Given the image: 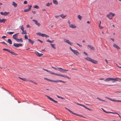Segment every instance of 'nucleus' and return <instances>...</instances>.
Segmentation results:
<instances>
[{
	"instance_id": "1",
	"label": "nucleus",
	"mask_w": 121,
	"mask_h": 121,
	"mask_svg": "<svg viewBox=\"0 0 121 121\" xmlns=\"http://www.w3.org/2000/svg\"><path fill=\"white\" fill-rule=\"evenodd\" d=\"M118 79H120L119 78H109L106 79L104 80V81L105 82H108L110 81H112L113 82H115L116 81H118Z\"/></svg>"
},
{
	"instance_id": "2",
	"label": "nucleus",
	"mask_w": 121,
	"mask_h": 121,
	"mask_svg": "<svg viewBox=\"0 0 121 121\" xmlns=\"http://www.w3.org/2000/svg\"><path fill=\"white\" fill-rule=\"evenodd\" d=\"M85 59L87 60L94 64H97L98 63V62L97 61L92 59L89 57H87L86 58H85Z\"/></svg>"
},
{
	"instance_id": "3",
	"label": "nucleus",
	"mask_w": 121,
	"mask_h": 121,
	"mask_svg": "<svg viewBox=\"0 0 121 121\" xmlns=\"http://www.w3.org/2000/svg\"><path fill=\"white\" fill-rule=\"evenodd\" d=\"M72 51L74 54L77 55H78L79 54V53L76 50H74L71 47L69 48Z\"/></svg>"
},
{
	"instance_id": "4",
	"label": "nucleus",
	"mask_w": 121,
	"mask_h": 121,
	"mask_svg": "<svg viewBox=\"0 0 121 121\" xmlns=\"http://www.w3.org/2000/svg\"><path fill=\"white\" fill-rule=\"evenodd\" d=\"M49 81L54 82H61L64 83L66 82L63 81L61 80H51L50 79H49Z\"/></svg>"
},
{
	"instance_id": "5",
	"label": "nucleus",
	"mask_w": 121,
	"mask_h": 121,
	"mask_svg": "<svg viewBox=\"0 0 121 121\" xmlns=\"http://www.w3.org/2000/svg\"><path fill=\"white\" fill-rule=\"evenodd\" d=\"M56 75L59 76H60L61 77H64V78H68L69 79H70V78H69L68 76H65L64 75H62V74L57 73V74H56Z\"/></svg>"
},
{
	"instance_id": "6",
	"label": "nucleus",
	"mask_w": 121,
	"mask_h": 121,
	"mask_svg": "<svg viewBox=\"0 0 121 121\" xmlns=\"http://www.w3.org/2000/svg\"><path fill=\"white\" fill-rule=\"evenodd\" d=\"M64 41L65 42L71 45H72V43L70 42L69 41L68 39H64Z\"/></svg>"
},
{
	"instance_id": "7",
	"label": "nucleus",
	"mask_w": 121,
	"mask_h": 121,
	"mask_svg": "<svg viewBox=\"0 0 121 121\" xmlns=\"http://www.w3.org/2000/svg\"><path fill=\"white\" fill-rule=\"evenodd\" d=\"M13 46L17 48H18L19 46H22V45L21 43H14L13 44Z\"/></svg>"
},
{
	"instance_id": "8",
	"label": "nucleus",
	"mask_w": 121,
	"mask_h": 121,
	"mask_svg": "<svg viewBox=\"0 0 121 121\" xmlns=\"http://www.w3.org/2000/svg\"><path fill=\"white\" fill-rule=\"evenodd\" d=\"M46 96L49 99H50L51 101H52L56 103H58V102L57 101L55 100L51 97L47 95H46Z\"/></svg>"
},
{
	"instance_id": "9",
	"label": "nucleus",
	"mask_w": 121,
	"mask_h": 121,
	"mask_svg": "<svg viewBox=\"0 0 121 121\" xmlns=\"http://www.w3.org/2000/svg\"><path fill=\"white\" fill-rule=\"evenodd\" d=\"M65 108L67 110L70 112L72 113V114L78 116H82V115H78V114H76V113H73L72 111L70 110V109H68L67 108Z\"/></svg>"
},
{
	"instance_id": "10",
	"label": "nucleus",
	"mask_w": 121,
	"mask_h": 121,
	"mask_svg": "<svg viewBox=\"0 0 121 121\" xmlns=\"http://www.w3.org/2000/svg\"><path fill=\"white\" fill-rule=\"evenodd\" d=\"M43 69L44 70L46 71H47L50 74H54L56 75V74H57V73H53V72L51 71H50L48 70H47L45 69H44L43 68Z\"/></svg>"
},
{
	"instance_id": "11",
	"label": "nucleus",
	"mask_w": 121,
	"mask_h": 121,
	"mask_svg": "<svg viewBox=\"0 0 121 121\" xmlns=\"http://www.w3.org/2000/svg\"><path fill=\"white\" fill-rule=\"evenodd\" d=\"M33 21L34 22L35 24L39 26L40 25V24L39 22H38V21L35 20H33Z\"/></svg>"
},
{
	"instance_id": "12",
	"label": "nucleus",
	"mask_w": 121,
	"mask_h": 121,
	"mask_svg": "<svg viewBox=\"0 0 121 121\" xmlns=\"http://www.w3.org/2000/svg\"><path fill=\"white\" fill-rule=\"evenodd\" d=\"M35 53L38 56H41L43 55L42 53H39L37 51H36L35 52Z\"/></svg>"
},
{
	"instance_id": "13",
	"label": "nucleus",
	"mask_w": 121,
	"mask_h": 121,
	"mask_svg": "<svg viewBox=\"0 0 121 121\" xmlns=\"http://www.w3.org/2000/svg\"><path fill=\"white\" fill-rule=\"evenodd\" d=\"M9 13L7 12H5L4 13H3L2 12H1L0 13V14L6 16L9 14Z\"/></svg>"
},
{
	"instance_id": "14",
	"label": "nucleus",
	"mask_w": 121,
	"mask_h": 121,
	"mask_svg": "<svg viewBox=\"0 0 121 121\" xmlns=\"http://www.w3.org/2000/svg\"><path fill=\"white\" fill-rule=\"evenodd\" d=\"M19 33H17L16 34L13 35V38L16 40L17 39L18 37V35L19 34Z\"/></svg>"
},
{
	"instance_id": "15",
	"label": "nucleus",
	"mask_w": 121,
	"mask_h": 121,
	"mask_svg": "<svg viewBox=\"0 0 121 121\" xmlns=\"http://www.w3.org/2000/svg\"><path fill=\"white\" fill-rule=\"evenodd\" d=\"M16 41L18 42L22 43L23 42V41L22 38L20 39H17L16 40Z\"/></svg>"
},
{
	"instance_id": "16",
	"label": "nucleus",
	"mask_w": 121,
	"mask_h": 121,
	"mask_svg": "<svg viewBox=\"0 0 121 121\" xmlns=\"http://www.w3.org/2000/svg\"><path fill=\"white\" fill-rule=\"evenodd\" d=\"M113 46L118 49H120V48L118 45L115 43L113 44Z\"/></svg>"
},
{
	"instance_id": "17",
	"label": "nucleus",
	"mask_w": 121,
	"mask_h": 121,
	"mask_svg": "<svg viewBox=\"0 0 121 121\" xmlns=\"http://www.w3.org/2000/svg\"><path fill=\"white\" fill-rule=\"evenodd\" d=\"M69 27H70L72 28H76V26L72 24H71L69 25Z\"/></svg>"
},
{
	"instance_id": "18",
	"label": "nucleus",
	"mask_w": 121,
	"mask_h": 121,
	"mask_svg": "<svg viewBox=\"0 0 121 121\" xmlns=\"http://www.w3.org/2000/svg\"><path fill=\"white\" fill-rule=\"evenodd\" d=\"M6 21V20L3 19H0V23H4Z\"/></svg>"
},
{
	"instance_id": "19",
	"label": "nucleus",
	"mask_w": 121,
	"mask_h": 121,
	"mask_svg": "<svg viewBox=\"0 0 121 121\" xmlns=\"http://www.w3.org/2000/svg\"><path fill=\"white\" fill-rule=\"evenodd\" d=\"M87 46L89 47L91 49L93 50H94V48L91 46V45H88Z\"/></svg>"
},
{
	"instance_id": "20",
	"label": "nucleus",
	"mask_w": 121,
	"mask_h": 121,
	"mask_svg": "<svg viewBox=\"0 0 121 121\" xmlns=\"http://www.w3.org/2000/svg\"><path fill=\"white\" fill-rule=\"evenodd\" d=\"M9 52L11 53L13 55H17V54H16L13 51H10Z\"/></svg>"
},
{
	"instance_id": "21",
	"label": "nucleus",
	"mask_w": 121,
	"mask_h": 121,
	"mask_svg": "<svg viewBox=\"0 0 121 121\" xmlns=\"http://www.w3.org/2000/svg\"><path fill=\"white\" fill-rule=\"evenodd\" d=\"M18 78H20V79L23 80L24 81H28V80L26 78H20V77H19Z\"/></svg>"
},
{
	"instance_id": "22",
	"label": "nucleus",
	"mask_w": 121,
	"mask_h": 121,
	"mask_svg": "<svg viewBox=\"0 0 121 121\" xmlns=\"http://www.w3.org/2000/svg\"><path fill=\"white\" fill-rule=\"evenodd\" d=\"M29 41L32 44H33L34 43V41L31 40V39H28Z\"/></svg>"
},
{
	"instance_id": "23",
	"label": "nucleus",
	"mask_w": 121,
	"mask_h": 121,
	"mask_svg": "<svg viewBox=\"0 0 121 121\" xmlns=\"http://www.w3.org/2000/svg\"><path fill=\"white\" fill-rule=\"evenodd\" d=\"M60 16L62 18H64L66 17V15H64L63 14H62L60 15Z\"/></svg>"
},
{
	"instance_id": "24",
	"label": "nucleus",
	"mask_w": 121,
	"mask_h": 121,
	"mask_svg": "<svg viewBox=\"0 0 121 121\" xmlns=\"http://www.w3.org/2000/svg\"><path fill=\"white\" fill-rule=\"evenodd\" d=\"M12 5H13L15 7H16L17 6V4L15 3L14 2H12Z\"/></svg>"
},
{
	"instance_id": "25",
	"label": "nucleus",
	"mask_w": 121,
	"mask_h": 121,
	"mask_svg": "<svg viewBox=\"0 0 121 121\" xmlns=\"http://www.w3.org/2000/svg\"><path fill=\"white\" fill-rule=\"evenodd\" d=\"M53 2L54 3L56 4H58V1L56 0H53Z\"/></svg>"
},
{
	"instance_id": "26",
	"label": "nucleus",
	"mask_w": 121,
	"mask_h": 121,
	"mask_svg": "<svg viewBox=\"0 0 121 121\" xmlns=\"http://www.w3.org/2000/svg\"><path fill=\"white\" fill-rule=\"evenodd\" d=\"M111 17H113L115 15V14L110 12L109 14Z\"/></svg>"
},
{
	"instance_id": "27",
	"label": "nucleus",
	"mask_w": 121,
	"mask_h": 121,
	"mask_svg": "<svg viewBox=\"0 0 121 121\" xmlns=\"http://www.w3.org/2000/svg\"><path fill=\"white\" fill-rule=\"evenodd\" d=\"M8 42L10 44H12V41L10 39H8Z\"/></svg>"
},
{
	"instance_id": "28",
	"label": "nucleus",
	"mask_w": 121,
	"mask_h": 121,
	"mask_svg": "<svg viewBox=\"0 0 121 121\" xmlns=\"http://www.w3.org/2000/svg\"><path fill=\"white\" fill-rule=\"evenodd\" d=\"M28 81H29V82H32V83L35 84L36 85H37V83L35 82H34L32 81L28 80Z\"/></svg>"
},
{
	"instance_id": "29",
	"label": "nucleus",
	"mask_w": 121,
	"mask_h": 121,
	"mask_svg": "<svg viewBox=\"0 0 121 121\" xmlns=\"http://www.w3.org/2000/svg\"><path fill=\"white\" fill-rule=\"evenodd\" d=\"M107 17L110 20L112 19V18H110V17H111V16L109 14L107 15Z\"/></svg>"
},
{
	"instance_id": "30",
	"label": "nucleus",
	"mask_w": 121,
	"mask_h": 121,
	"mask_svg": "<svg viewBox=\"0 0 121 121\" xmlns=\"http://www.w3.org/2000/svg\"><path fill=\"white\" fill-rule=\"evenodd\" d=\"M52 4L51 3H48L46 4V6H50L52 5Z\"/></svg>"
},
{
	"instance_id": "31",
	"label": "nucleus",
	"mask_w": 121,
	"mask_h": 121,
	"mask_svg": "<svg viewBox=\"0 0 121 121\" xmlns=\"http://www.w3.org/2000/svg\"><path fill=\"white\" fill-rule=\"evenodd\" d=\"M62 70L61 72L63 73H64L65 72V71H68V70H66L64 69H62Z\"/></svg>"
},
{
	"instance_id": "32",
	"label": "nucleus",
	"mask_w": 121,
	"mask_h": 121,
	"mask_svg": "<svg viewBox=\"0 0 121 121\" xmlns=\"http://www.w3.org/2000/svg\"><path fill=\"white\" fill-rule=\"evenodd\" d=\"M22 31V34H27V33L26 32V30H24L23 31Z\"/></svg>"
},
{
	"instance_id": "33",
	"label": "nucleus",
	"mask_w": 121,
	"mask_h": 121,
	"mask_svg": "<svg viewBox=\"0 0 121 121\" xmlns=\"http://www.w3.org/2000/svg\"><path fill=\"white\" fill-rule=\"evenodd\" d=\"M50 45H51L52 47L53 48H54L55 49L56 48L55 47V45L52 44H51Z\"/></svg>"
},
{
	"instance_id": "34",
	"label": "nucleus",
	"mask_w": 121,
	"mask_h": 121,
	"mask_svg": "<svg viewBox=\"0 0 121 121\" xmlns=\"http://www.w3.org/2000/svg\"><path fill=\"white\" fill-rule=\"evenodd\" d=\"M3 50L4 51H7L9 52V51H10V50L6 48H3Z\"/></svg>"
},
{
	"instance_id": "35",
	"label": "nucleus",
	"mask_w": 121,
	"mask_h": 121,
	"mask_svg": "<svg viewBox=\"0 0 121 121\" xmlns=\"http://www.w3.org/2000/svg\"><path fill=\"white\" fill-rule=\"evenodd\" d=\"M110 113L113 114H117L119 115V116H120V115L117 112H110Z\"/></svg>"
},
{
	"instance_id": "36",
	"label": "nucleus",
	"mask_w": 121,
	"mask_h": 121,
	"mask_svg": "<svg viewBox=\"0 0 121 121\" xmlns=\"http://www.w3.org/2000/svg\"><path fill=\"white\" fill-rule=\"evenodd\" d=\"M29 10H29V9H25L24 11L25 12H27L29 11Z\"/></svg>"
},
{
	"instance_id": "37",
	"label": "nucleus",
	"mask_w": 121,
	"mask_h": 121,
	"mask_svg": "<svg viewBox=\"0 0 121 121\" xmlns=\"http://www.w3.org/2000/svg\"><path fill=\"white\" fill-rule=\"evenodd\" d=\"M78 18L80 20H81V19L82 17L80 15H78Z\"/></svg>"
},
{
	"instance_id": "38",
	"label": "nucleus",
	"mask_w": 121,
	"mask_h": 121,
	"mask_svg": "<svg viewBox=\"0 0 121 121\" xmlns=\"http://www.w3.org/2000/svg\"><path fill=\"white\" fill-rule=\"evenodd\" d=\"M14 32H8L7 33L8 34H12Z\"/></svg>"
},
{
	"instance_id": "39",
	"label": "nucleus",
	"mask_w": 121,
	"mask_h": 121,
	"mask_svg": "<svg viewBox=\"0 0 121 121\" xmlns=\"http://www.w3.org/2000/svg\"><path fill=\"white\" fill-rule=\"evenodd\" d=\"M109 99L111 101H114L115 102H117V100H115V99Z\"/></svg>"
},
{
	"instance_id": "40",
	"label": "nucleus",
	"mask_w": 121,
	"mask_h": 121,
	"mask_svg": "<svg viewBox=\"0 0 121 121\" xmlns=\"http://www.w3.org/2000/svg\"><path fill=\"white\" fill-rule=\"evenodd\" d=\"M34 8H35L38 9L39 8V7L37 5H35L34 6Z\"/></svg>"
},
{
	"instance_id": "41",
	"label": "nucleus",
	"mask_w": 121,
	"mask_h": 121,
	"mask_svg": "<svg viewBox=\"0 0 121 121\" xmlns=\"http://www.w3.org/2000/svg\"><path fill=\"white\" fill-rule=\"evenodd\" d=\"M21 29L22 30V31H23L24 30V28L23 27V26H21Z\"/></svg>"
},
{
	"instance_id": "42",
	"label": "nucleus",
	"mask_w": 121,
	"mask_h": 121,
	"mask_svg": "<svg viewBox=\"0 0 121 121\" xmlns=\"http://www.w3.org/2000/svg\"><path fill=\"white\" fill-rule=\"evenodd\" d=\"M76 104L77 105H80L82 106L83 107V106L84 105H82V104H79V103H76Z\"/></svg>"
},
{
	"instance_id": "43",
	"label": "nucleus",
	"mask_w": 121,
	"mask_h": 121,
	"mask_svg": "<svg viewBox=\"0 0 121 121\" xmlns=\"http://www.w3.org/2000/svg\"><path fill=\"white\" fill-rule=\"evenodd\" d=\"M31 7H32V5H29L28 6V8H29L28 9H29V10H30Z\"/></svg>"
},
{
	"instance_id": "44",
	"label": "nucleus",
	"mask_w": 121,
	"mask_h": 121,
	"mask_svg": "<svg viewBox=\"0 0 121 121\" xmlns=\"http://www.w3.org/2000/svg\"><path fill=\"white\" fill-rule=\"evenodd\" d=\"M58 69H59V71L61 72L62 70V69L61 68H58Z\"/></svg>"
},
{
	"instance_id": "45",
	"label": "nucleus",
	"mask_w": 121,
	"mask_h": 121,
	"mask_svg": "<svg viewBox=\"0 0 121 121\" xmlns=\"http://www.w3.org/2000/svg\"><path fill=\"white\" fill-rule=\"evenodd\" d=\"M28 36L27 35H25V37H24V38H25V39H28V38H27V36Z\"/></svg>"
},
{
	"instance_id": "46",
	"label": "nucleus",
	"mask_w": 121,
	"mask_h": 121,
	"mask_svg": "<svg viewBox=\"0 0 121 121\" xmlns=\"http://www.w3.org/2000/svg\"><path fill=\"white\" fill-rule=\"evenodd\" d=\"M41 36H42L43 37H44L45 34H41Z\"/></svg>"
},
{
	"instance_id": "47",
	"label": "nucleus",
	"mask_w": 121,
	"mask_h": 121,
	"mask_svg": "<svg viewBox=\"0 0 121 121\" xmlns=\"http://www.w3.org/2000/svg\"><path fill=\"white\" fill-rule=\"evenodd\" d=\"M77 45H78L79 47H82V46L80 45L79 44V43H77Z\"/></svg>"
},
{
	"instance_id": "48",
	"label": "nucleus",
	"mask_w": 121,
	"mask_h": 121,
	"mask_svg": "<svg viewBox=\"0 0 121 121\" xmlns=\"http://www.w3.org/2000/svg\"><path fill=\"white\" fill-rule=\"evenodd\" d=\"M44 79L46 80H47L49 81V79L47 78H44Z\"/></svg>"
},
{
	"instance_id": "49",
	"label": "nucleus",
	"mask_w": 121,
	"mask_h": 121,
	"mask_svg": "<svg viewBox=\"0 0 121 121\" xmlns=\"http://www.w3.org/2000/svg\"><path fill=\"white\" fill-rule=\"evenodd\" d=\"M84 53L86 55V56H88V54L86 53V52H84Z\"/></svg>"
},
{
	"instance_id": "50",
	"label": "nucleus",
	"mask_w": 121,
	"mask_h": 121,
	"mask_svg": "<svg viewBox=\"0 0 121 121\" xmlns=\"http://www.w3.org/2000/svg\"><path fill=\"white\" fill-rule=\"evenodd\" d=\"M47 41L48 42H49L50 43H51V41L49 39H48V40H47Z\"/></svg>"
},
{
	"instance_id": "51",
	"label": "nucleus",
	"mask_w": 121,
	"mask_h": 121,
	"mask_svg": "<svg viewBox=\"0 0 121 121\" xmlns=\"http://www.w3.org/2000/svg\"><path fill=\"white\" fill-rule=\"evenodd\" d=\"M38 40L40 42H41V43H42L43 42L42 41L39 39H38Z\"/></svg>"
},
{
	"instance_id": "52",
	"label": "nucleus",
	"mask_w": 121,
	"mask_h": 121,
	"mask_svg": "<svg viewBox=\"0 0 121 121\" xmlns=\"http://www.w3.org/2000/svg\"><path fill=\"white\" fill-rule=\"evenodd\" d=\"M27 1H25L24 2V4H27Z\"/></svg>"
},
{
	"instance_id": "53",
	"label": "nucleus",
	"mask_w": 121,
	"mask_h": 121,
	"mask_svg": "<svg viewBox=\"0 0 121 121\" xmlns=\"http://www.w3.org/2000/svg\"><path fill=\"white\" fill-rule=\"evenodd\" d=\"M83 107H84V108H85L86 109H87L88 110V108L87 107H86V106H85L84 105L83 106Z\"/></svg>"
},
{
	"instance_id": "54",
	"label": "nucleus",
	"mask_w": 121,
	"mask_h": 121,
	"mask_svg": "<svg viewBox=\"0 0 121 121\" xmlns=\"http://www.w3.org/2000/svg\"><path fill=\"white\" fill-rule=\"evenodd\" d=\"M52 68H53L54 69H55V70L57 69V68H55L54 67L52 66Z\"/></svg>"
},
{
	"instance_id": "55",
	"label": "nucleus",
	"mask_w": 121,
	"mask_h": 121,
	"mask_svg": "<svg viewBox=\"0 0 121 121\" xmlns=\"http://www.w3.org/2000/svg\"><path fill=\"white\" fill-rule=\"evenodd\" d=\"M105 61L106 62V63L107 64H108V61L106 59H105Z\"/></svg>"
},
{
	"instance_id": "56",
	"label": "nucleus",
	"mask_w": 121,
	"mask_h": 121,
	"mask_svg": "<svg viewBox=\"0 0 121 121\" xmlns=\"http://www.w3.org/2000/svg\"><path fill=\"white\" fill-rule=\"evenodd\" d=\"M44 37H46V38H47V37H49V36H48L47 35H46L45 34Z\"/></svg>"
},
{
	"instance_id": "57",
	"label": "nucleus",
	"mask_w": 121,
	"mask_h": 121,
	"mask_svg": "<svg viewBox=\"0 0 121 121\" xmlns=\"http://www.w3.org/2000/svg\"><path fill=\"white\" fill-rule=\"evenodd\" d=\"M37 34L39 36H41V34H42V33H38Z\"/></svg>"
},
{
	"instance_id": "58",
	"label": "nucleus",
	"mask_w": 121,
	"mask_h": 121,
	"mask_svg": "<svg viewBox=\"0 0 121 121\" xmlns=\"http://www.w3.org/2000/svg\"><path fill=\"white\" fill-rule=\"evenodd\" d=\"M59 16H60V15L56 16H55V17L56 18H58Z\"/></svg>"
},
{
	"instance_id": "59",
	"label": "nucleus",
	"mask_w": 121,
	"mask_h": 121,
	"mask_svg": "<svg viewBox=\"0 0 121 121\" xmlns=\"http://www.w3.org/2000/svg\"><path fill=\"white\" fill-rule=\"evenodd\" d=\"M99 27L100 29H102L103 28V27H102L101 26H100V27Z\"/></svg>"
},
{
	"instance_id": "60",
	"label": "nucleus",
	"mask_w": 121,
	"mask_h": 121,
	"mask_svg": "<svg viewBox=\"0 0 121 121\" xmlns=\"http://www.w3.org/2000/svg\"><path fill=\"white\" fill-rule=\"evenodd\" d=\"M101 109L103 110V111L104 112H106V111H105L104 109L102 108H101Z\"/></svg>"
},
{
	"instance_id": "61",
	"label": "nucleus",
	"mask_w": 121,
	"mask_h": 121,
	"mask_svg": "<svg viewBox=\"0 0 121 121\" xmlns=\"http://www.w3.org/2000/svg\"><path fill=\"white\" fill-rule=\"evenodd\" d=\"M6 36H2V38H6Z\"/></svg>"
},
{
	"instance_id": "62",
	"label": "nucleus",
	"mask_w": 121,
	"mask_h": 121,
	"mask_svg": "<svg viewBox=\"0 0 121 121\" xmlns=\"http://www.w3.org/2000/svg\"><path fill=\"white\" fill-rule=\"evenodd\" d=\"M68 23L69 24V25H70L71 24H70V21H68Z\"/></svg>"
},
{
	"instance_id": "63",
	"label": "nucleus",
	"mask_w": 121,
	"mask_h": 121,
	"mask_svg": "<svg viewBox=\"0 0 121 121\" xmlns=\"http://www.w3.org/2000/svg\"><path fill=\"white\" fill-rule=\"evenodd\" d=\"M32 12L34 14H35L36 13V12L35 11H33Z\"/></svg>"
},
{
	"instance_id": "64",
	"label": "nucleus",
	"mask_w": 121,
	"mask_h": 121,
	"mask_svg": "<svg viewBox=\"0 0 121 121\" xmlns=\"http://www.w3.org/2000/svg\"><path fill=\"white\" fill-rule=\"evenodd\" d=\"M57 97L58 98H60V99L61 97H60V96H59L58 95H57Z\"/></svg>"
}]
</instances>
